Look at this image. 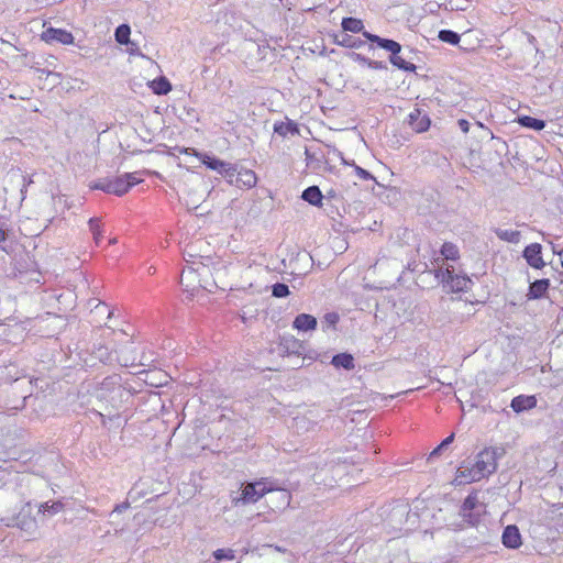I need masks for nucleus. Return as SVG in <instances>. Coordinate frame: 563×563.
<instances>
[{
	"mask_svg": "<svg viewBox=\"0 0 563 563\" xmlns=\"http://www.w3.org/2000/svg\"><path fill=\"white\" fill-rule=\"evenodd\" d=\"M142 178L139 173H124L114 178H103L96 181L91 188L102 190L107 194L123 196L130 188L140 184Z\"/></svg>",
	"mask_w": 563,
	"mask_h": 563,
	"instance_id": "f257e3e1",
	"label": "nucleus"
},
{
	"mask_svg": "<svg viewBox=\"0 0 563 563\" xmlns=\"http://www.w3.org/2000/svg\"><path fill=\"white\" fill-rule=\"evenodd\" d=\"M486 512V505L479 501L477 495H467L460 507L459 516L463 523L467 526H477L481 517Z\"/></svg>",
	"mask_w": 563,
	"mask_h": 563,
	"instance_id": "f03ea898",
	"label": "nucleus"
},
{
	"mask_svg": "<svg viewBox=\"0 0 563 563\" xmlns=\"http://www.w3.org/2000/svg\"><path fill=\"white\" fill-rule=\"evenodd\" d=\"M497 457L498 449L489 446L478 452L472 463L476 467V472L485 478L496 471Z\"/></svg>",
	"mask_w": 563,
	"mask_h": 563,
	"instance_id": "7ed1b4c3",
	"label": "nucleus"
},
{
	"mask_svg": "<svg viewBox=\"0 0 563 563\" xmlns=\"http://www.w3.org/2000/svg\"><path fill=\"white\" fill-rule=\"evenodd\" d=\"M241 493H274V492H287V488L279 486L275 481L269 478H261L256 482H250L241 484Z\"/></svg>",
	"mask_w": 563,
	"mask_h": 563,
	"instance_id": "20e7f679",
	"label": "nucleus"
},
{
	"mask_svg": "<svg viewBox=\"0 0 563 563\" xmlns=\"http://www.w3.org/2000/svg\"><path fill=\"white\" fill-rule=\"evenodd\" d=\"M483 478H484V476L479 475L476 472V467L474 466V464L471 461H465L457 468L456 475L452 483L457 487V486H462L465 484L478 482Z\"/></svg>",
	"mask_w": 563,
	"mask_h": 563,
	"instance_id": "39448f33",
	"label": "nucleus"
},
{
	"mask_svg": "<svg viewBox=\"0 0 563 563\" xmlns=\"http://www.w3.org/2000/svg\"><path fill=\"white\" fill-rule=\"evenodd\" d=\"M93 354L96 358H98L103 364H112L113 362H118L123 366H128V358L121 357L118 349L114 346L99 344L98 346H95Z\"/></svg>",
	"mask_w": 563,
	"mask_h": 563,
	"instance_id": "423d86ee",
	"label": "nucleus"
},
{
	"mask_svg": "<svg viewBox=\"0 0 563 563\" xmlns=\"http://www.w3.org/2000/svg\"><path fill=\"white\" fill-rule=\"evenodd\" d=\"M522 256L532 268L541 269L545 266V262L542 258V246L539 243L527 245Z\"/></svg>",
	"mask_w": 563,
	"mask_h": 563,
	"instance_id": "0eeeda50",
	"label": "nucleus"
},
{
	"mask_svg": "<svg viewBox=\"0 0 563 563\" xmlns=\"http://www.w3.org/2000/svg\"><path fill=\"white\" fill-rule=\"evenodd\" d=\"M42 38L47 43L58 42L64 45L71 44L74 42V36L70 32L54 27H48L45 32H43Z\"/></svg>",
	"mask_w": 563,
	"mask_h": 563,
	"instance_id": "6e6552de",
	"label": "nucleus"
},
{
	"mask_svg": "<svg viewBox=\"0 0 563 563\" xmlns=\"http://www.w3.org/2000/svg\"><path fill=\"white\" fill-rule=\"evenodd\" d=\"M363 35L368 41L376 43L380 48L386 49L390 52V54L400 53L401 52V45L389 38H383L378 35L372 34L367 31L363 32Z\"/></svg>",
	"mask_w": 563,
	"mask_h": 563,
	"instance_id": "1a4fd4ad",
	"label": "nucleus"
},
{
	"mask_svg": "<svg viewBox=\"0 0 563 563\" xmlns=\"http://www.w3.org/2000/svg\"><path fill=\"white\" fill-rule=\"evenodd\" d=\"M503 544L509 549H518L521 545V534L515 525H509L504 529Z\"/></svg>",
	"mask_w": 563,
	"mask_h": 563,
	"instance_id": "9d476101",
	"label": "nucleus"
},
{
	"mask_svg": "<svg viewBox=\"0 0 563 563\" xmlns=\"http://www.w3.org/2000/svg\"><path fill=\"white\" fill-rule=\"evenodd\" d=\"M471 284L472 280L470 277H467L466 275L454 274V269H452L446 283V285L453 292L467 291L470 289Z\"/></svg>",
	"mask_w": 563,
	"mask_h": 563,
	"instance_id": "9b49d317",
	"label": "nucleus"
},
{
	"mask_svg": "<svg viewBox=\"0 0 563 563\" xmlns=\"http://www.w3.org/2000/svg\"><path fill=\"white\" fill-rule=\"evenodd\" d=\"M409 124L418 133L424 132L430 126V119L422 114L420 109H415L409 113Z\"/></svg>",
	"mask_w": 563,
	"mask_h": 563,
	"instance_id": "f8f14e48",
	"label": "nucleus"
},
{
	"mask_svg": "<svg viewBox=\"0 0 563 563\" xmlns=\"http://www.w3.org/2000/svg\"><path fill=\"white\" fill-rule=\"evenodd\" d=\"M537 406V398L533 395H519L512 398L510 407L515 412H522Z\"/></svg>",
	"mask_w": 563,
	"mask_h": 563,
	"instance_id": "ddd939ff",
	"label": "nucleus"
},
{
	"mask_svg": "<svg viewBox=\"0 0 563 563\" xmlns=\"http://www.w3.org/2000/svg\"><path fill=\"white\" fill-rule=\"evenodd\" d=\"M279 350L284 354H301L302 344L292 335L283 336L279 342Z\"/></svg>",
	"mask_w": 563,
	"mask_h": 563,
	"instance_id": "4468645a",
	"label": "nucleus"
},
{
	"mask_svg": "<svg viewBox=\"0 0 563 563\" xmlns=\"http://www.w3.org/2000/svg\"><path fill=\"white\" fill-rule=\"evenodd\" d=\"M178 151L181 154L194 155V156L200 158L202 164L212 170L214 168H217L218 166H221V159L213 157V156H209L207 154H201V153L197 152L195 148L181 147Z\"/></svg>",
	"mask_w": 563,
	"mask_h": 563,
	"instance_id": "2eb2a0df",
	"label": "nucleus"
},
{
	"mask_svg": "<svg viewBox=\"0 0 563 563\" xmlns=\"http://www.w3.org/2000/svg\"><path fill=\"white\" fill-rule=\"evenodd\" d=\"M292 328L303 332L314 330L317 328V319L311 314L300 313L295 318Z\"/></svg>",
	"mask_w": 563,
	"mask_h": 563,
	"instance_id": "dca6fc26",
	"label": "nucleus"
},
{
	"mask_svg": "<svg viewBox=\"0 0 563 563\" xmlns=\"http://www.w3.org/2000/svg\"><path fill=\"white\" fill-rule=\"evenodd\" d=\"M257 183L256 174L251 169H241L235 178V186L240 188H253Z\"/></svg>",
	"mask_w": 563,
	"mask_h": 563,
	"instance_id": "f3484780",
	"label": "nucleus"
},
{
	"mask_svg": "<svg viewBox=\"0 0 563 563\" xmlns=\"http://www.w3.org/2000/svg\"><path fill=\"white\" fill-rule=\"evenodd\" d=\"M550 287V280L547 278L537 279L529 286L528 298L540 299L542 298Z\"/></svg>",
	"mask_w": 563,
	"mask_h": 563,
	"instance_id": "a211bd4d",
	"label": "nucleus"
},
{
	"mask_svg": "<svg viewBox=\"0 0 563 563\" xmlns=\"http://www.w3.org/2000/svg\"><path fill=\"white\" fill-rule=\"evenodd\" d=\"M301 198L312 206L320 207L323 195L318 186H310L302 191Z\"/></svg>",
	"mask_w": 563,
	"mask_h": 563,
	"instance_id": "6ab92c4d",
	"label": "nucleus"
},
{
	"mask_svg": "<svg viewBox=\"0 0 563 563\" xmlns=\"http://www.w3.org/2000/svg\"><path fill=\"white\" fill-rule=\"evenodd\" d=\"M331 364L336 368L353 369L354 357L349 353H340L332 357Z\"/></svg>",
	"mask_w": 563,
	"mask_h": 563,
	"instance_id": "aec40b11",
	"label": "nucleus"
},
{
	"mask_svg": "<svg viewBox=\"0 0 563 563\" xmlns=\"http://www.w3.org/2000/svg\"><path fill=\"white\" fill-rule=\"evenodd\" d=\"M274 132L280 136L288 134L295 135L299 133L298 125L294 121L276 122L274 124Z\"/></svg>",
	"mask_w": 563,
	"mask_h": 563,
	"instance_id": "412c9836",
	"label": "nucleus"
},
{
	"mask_svg": "<svg viewBox=\"0 0 563 563\" xmlns=\"http://www.w3.org/2000/svg\"><path fill=\"white\" fill-rule=\"evenodd\" d=\"M494 232L499 240L508 242V243L517 244V243H519V241L521 239V233L516 230H506V229L496 228L494 230Z\"/></svg>",
	"mask_w": 563,
	"mask_h": 563,
	"instance_id": "4be33fe9",
	"label": "nucleus"
},
{
	"mask_svg": "<svg viewBox=\"0 0 563 563\" xmlns=\"http://www.w3.org/2000/svg\"><path fill=\"white\" fill-rule=\"evenodd\" d=\"M518 123L523 126L534 131H541L545 128V122L543 120L532 118L529 115H520L517 119Z\"/></svg>",
	"mask_w": 563,
	"mask_h": 563,
	"instance_id": "5701e85b",
	"label": "nucleus"
},
{
	"mask_svg": "<svg viewBox=\"0 0 563 563\" xmlns=\"http://www.w3.org/2000/svg\"><path fill=\"white\" fill-rule=\"evenodd\" d=\"M342 29L346 32H352V33H360V32H364L363 29H364V24H363V21L360 20V19H356V18H344L342 20Z\"/></svg>",
	"mask_w": 563,
	"mask_h": 563,
	"instance_id": "b1692460",
	"label": "nucleus"
},
{
	"mask_svg": "<svg viewBox=\"0 0 563 563\" xmlns=\"http://www.w3.org/2000/svg\"><path fill=\"white\" fill-rule=\"evenodd\" d=\"M389 62L393 64V66L397 67L398 69L405 71L416 70V65L407 62L402 56L399 55V53L390 54Z\"/></svg>",
	"mask_w": 563,
	"mask_h": 563,
	"instance_id": "393cba45",
	"label": "nucleus"
},
{
	"mask_svg": "<svg viewBox=\"0 0 563 563\" xmlns=\"http://www.w3.org/2000/svg\"><path fill=\"white\" fill-rule=\"evenodd\" d=\"M89 231L92 234L96 245H99L102 240V227L99 218H90L88 221Z\"/></svg>",
	"mask_w": 563,
	"mask_h": 563,
	"instance_id": "a878e982",
	"label": "nucleus"
},
{
	"mask_svg": "<svg viewBox=\"0 0 563 563\" xmlns=\"http://www.w3.org/2000/svg\"><path fill=\"white\" fill-rule=\"evenodd\" d=\"M440 252L444 260L456 261L460 257L457 246L451 242L443 243Z\"/></svg>",
	"mask_w": 563,
	"mask_h": 563,
	"instance_id": "bb28decb",
	"label": "nucleus"
},
{
	"mask_svg": "<svg viewBox=\"0 0 563 563\" xmlns=\"http://www.w3.org/2000/svg\"><path fill=\"white\" fill-rule=\"evenodd\" d=\"M336 43L341 46L349 47V48H360L365 44V42L361 38H356L354 36H351L349 34H343L340 40L336 41Z\"/></svg>",
	"mask_w": 563,
	"mask_h": 563,
	"instance_id": "cd10ccee",
	"label": "nucleus"
},
{
	"mask_svg": "<svg viewBox=\"0 0 563 563\" xmlns=\"http://www.w3.org/2000/svg\"><path fill=\"white\" fill-rule=\"evenodd\" d=\"M264 495H241L240 497L233 498L232 504L234 507L250 506L258 501Z\"/></svg>",
	"mask_w": 563,
	"mask_h": 563,
	"instance_id": "c85d7f7f",
	"label": "nucleus"
},
{
	"mask_svg": "<svg viewBox=\"0 0 563 563\" xmlns=\"http://www.w3.org/2000/svg\"><path fill=\"white\" fill-rule=\"evenodd\" d=\"M131 29L128 24H121L115 29L114 36L119 44L125 45L129 43Z\"/></svg>",
	"mask_w": 563,
	"mask_h": 563,
	"instance_id": "c756f323",
	"label": "nucleus"
},
{
	"mask_svg": "<svg viewBox=\"0 0 563 563\" xmlns=\"http://www.w3.org/2000/svg\"><path fill=\"white\" fill-rule=\"evenodd\" d=\"M439 40L451 44V45H457L460 42V35L459 33L452 31V30H441L438 35Z\"/></svg>",
	"mask_w": 563,
	"mask_h": 563,
	"instance_id": "7c9ffc66",
	"label": "nucleus"
},
{
	"mask_svg": "<svg viewBox=\"0 0 563 563\" xmlns=\"http://www.w3.org/2000/svg\"><path fill=\"white\" fill-rule=\"evenodd\" d=\"M342 162L344 165L352 166L354 169L355 175L363 180H375V177L366 169L362 168L361 166L356 165L354 162H347L346 159L342 158Z\"/></svg>",
	"mask_w": 563,
	"mask_h": 563,
	"instance_id": "2f4dec72",
	"label": "nucleus"
},
{
	"mask_svg": "<svg viewBox=\"0 0 563 563\" xmlns=\"http://www.w3.org/2000/svg\"><path fill=\"white\" fill-rule=\"evenodd\" d=\"M153 90L157 95H166L172 90V85L165 77H162L153 81Z\"/></svg>",
	"mask_w": 563,
	"mask_h": 563,
	"instance_id": "473e14b6",
	"label": "nucleus"
},
{
	"mask_svg": "<svg viewBox=\"0 0 563 563\" xmlns=\"http://www.w3.org/2000/svg\"><path fill=\"white\" fill-rule=\"evenodd\" d=\"M63 507L64 505L60 501H54L51 506L48 505V503L41 504L38 507V514L42 512L43 515H54L59 512L63 509Z\"/></svg>",
	"mask_w": 563,
	"mask_h": 563,
	"instance_id": "72a5a7b5",
	"label": "nucleus"
},
{
	"mask_svg": "<svg viewBox=\"0 0 563 563\" xmlns=\"http://www.w3.org/2000/svg\"><path fill=\"white\" fill-rule=\"evenodd\" d=\"M454 441V433L446 437L430 454L428 461H432L435 456H438L441 451L448 448Z\"/></svg>",
	"mask_w": 563,
	"mask_h": 563,
	"instance_id": "f704fd0d",
	"label": "nucleus"
},
{
	"mask_svg": "<svg viewBox=\"0 0 563 563\" xmlns=\"http://www.w3.org/2000/svg\"><path fill=\"white\" fill-rule=\"evenodd\" d=\"M119 380L120 378L118 376L107 377L101 383V389H109L111 387L114 391L121 393L122 389Z\"/></svg>",
	"mask_w": 563,
	"mask_h": 563,
	"instance_id": "c9c22d12",
	"label": "nucleus"
},
{
	"mask_svg": "<svg viewBox=\"0 0 563 563\" xmlns=\"http://www.w3.org/2000/svg\"><path fill=\"white\" fill-rule=\"evenodd\" d=\"M272 294L276 298H284L289 295V288L286 284L276 283L272 287Z\"/></svg>",
	"mask_w": 563,
	"mask_h": 563,
	"instance_id": "e433bc0d",
	"label": "nucleus"
},
{
	"mask_svg": "<svg viewBox=\"0 0 563 563\" xmlns=\"http://www.w3.org/2000/svg\"><path fill=\"white\" fill-rule=\"evenodd\" d=\"M212 555L217 561L233 560L235 558L232 549H218Z\"/></svg>",
	"mask_w": 563,
	"mask_h": 563,
	"instance_id": "4c0bfd02",
	"label": "nucleus"
},
{
	"mask_svg": "<svg viewBox=\"0 0 563 563\" xmlns=\"http://www.w3.org/2000/svg\"><path fill=\"white\" fill-rule=\"evenodd\" d=\"M236 167L232 164H230L227 169L222 170V175L227 181L231 185H235V178L238 176Z\"/></svg>",
	"mask_w": 563,
	"mask_h": 563,
	"instance_id": "58836bf2",
	"label": "nucleus"
},
{
	"mask_svg": "<svg viewBox=\"0 0 563 563\" xmlns=\"http://www.w3.org/2000/svg\"><path fill=\"white\" fill-rule=\"evenodd\" d=\"M452 269L453 268H451V267H446V268L439 267L438 269L434 271V277L438 280H440L441 283L446 284Z\"/></svg>",
	"mask_w": 563,
	"mask_h": 563,
	"instance_id": "ea45409f",
	"label": "nucleus"
},
{
	"mask_svg": "<svg viewBox=\"0 0 563 563\" xmlns=\"http://www.w3.org/2000/svg\"><path fill=\"white\" fill-rule=\"evenodd\" d=\"M89 306H93V309L99 311V312H101V313L107 312L108 318H111V316H112V311H110L108 306L104 305L101 301H97L96 299H91V300H89Z\"/></svg>",
	"mask_w": 563,
	"mask_h": 563,
	"instance_id": "a19ab883",
	"label": "nucleus"
},
{
	"mask_svg": "<svg viewBox=\"0 0 563 563\" xmlns=\"http://www.w3.org/2000/svg\"><path fill=\"white\" fill-rule=\"evenodd\" d=\"M263 550H274V551H277V552H280L283 554H286L288 555L289 558H292V553L289 552L286 548H282V547H278V545H273V544H265L262 547Z\"/></svg>",
	"mask_w": 563,
	"mask_h": 563,
	"instance_id": "79ce46f5",
	"label": "nucleus"
},
{
	"mask_svg": "<svg viewBox=\"0 0 563 563\" xmlns=\"http://www.w3.org/2000/svg\"><path fill=\"white\" fill-rule=\"evenodd\" d=\"M350 56L353 60L358 62L361 64H365L367 66H368V62L372 60V59H369L361 54H357V53H351Z\"/></svg>",
	"mask_w": 563,
	"mask_h": 563,
	"instance_id": "37998d69",
	"label": "nucleus"
},
{
	"mask_svg": "<svg viewBox=\"0 0 563 563\" xmlns=\"http://www.w3.org/2000/svg\"><path fill=\"white\" fill-rule=\"evenodd\" d=\"M368 67L373 69H387V65L384 62L371 60Z\"/></svg>",
	"mask_w": 563,
	"mask_h": 563,
	"instance_id": "c03bdc74",
	"label": "nucleus"
},
{
	"mask_svg": "<svg viewBox=\"0 0 563 563\" xmlns=\"http://www.w3.org/2000/svg\"><path fill=\"white\" fill-rule=\"evenodd\" d=\"M459 128L462 130L463 133H467L470 131V122L465 119H460L457 121Z\"/></svg>",
	"mask_w": 563,
	"mask_h": 563,
	"instance_id": "a18cd8bd",
	"label": "nucleus"
},
{
	"mask_svg": "<svg viewBox=\"0 0 563 563\" xmlns=\"http://www.w3.org/2000/svg\"><path fill=\"white\" fill-rule=\"evenodd\" d=\"M230 165V163H227L224 161H221V166H218L213 170L218 172L220 175H222V170L227 169V167Z\"/></svg>",
	"mask_w": 563,
	"mask_h": 563,
	"instance_id": "49530a36",
	"label": "nucleus"
},
{
	"mask_svg": "<svg viewBox=\"0 0 563 563\" xmlns=\"http://www.w3.org/2000/svg\"><path fill=\"white\" fill-rule=\"evenodd\" d=\"M194 274L195 273L191 269H184L183 273H181V278H180L181 285H184L185 277H188V276L194 275Z\"/></svg>",
	"mask_w": 563,
	"mask_h": 563,
	"instance_id": "de8ad7c7",
	"label": "nucleus"
},
{
	"mask_svg": "<svg viewBox=\"0 0 563 563\" xmlns=\"http://www.w3.org/2000/svg\"><path fill=\"white\" fill-rule=\"evenodd\" d=\"M23 181H24V185H23V188L21 189L22 195L24 194V190H25L26 186L32 184V178L24 176L23 177Z\"/></svg>",
	"mask_w": 563,
	"mask_h": 563,
	"instance_id": "09e8293b",
	"label": "nucleus"
},
{
	"mask_svg": "<svg viewBox=\"0 0 563 563\" xmlns=\"http://www.w3.org/2000/svg\"><path fill=\"white\" fill-rule=\"evenodd\" d=\"M5 241V231L3 225L0 224V243Z\"/></svg>",
	"mask_w": 563,
	"mask_h": 563,
	"instance_id": "8fccbe9b",
	"label": "nucleus"
},
{
	"mask_svg": "<svg viewBox=\"0 0 563 563\" xmlns=\"http://www.w3.org/2000/svg\"><path fill=\"white\" fill-rule=\"evenodd\" d=\"M336 197V192L334 189H330L329 191H327V195L323 196V198H335Z\"/></svg>",
	"mask_w": 563,
	"mask_h": 563,
	"instance_id": "3c124183",
	"label": "nucleus"
},
{
	"mask_svg": "<svg viewBox=\"0 0 563 563\" xmlns=\"http://www.w3.org/2000/svg\"><path fill=\"white\" fill-rule=\"evenodd\" d=\"M338 317L334 313L327 314V320L331 323H334L336 321Z\"/></svg>",
	"mask_w": 563,
	"mask_h": 563,
	"instance_id": "603ef678",
	"label": "nucleus"
},
{
	"mask_svg": "<svg viewBox=\"0 0 563 563\" xmlns=\"http://www.w3.org/2000/svg\"><path fill=\"white\" fill-rule=\"evenodd\" d=\"M128 507V504L117 505L114 511L122 512Z\"/></svg>",
	"mask_w": 563,
	"mask_h": 563,
	"instance_id": "864d4df0",
	"label": "nucleus"
},
{
	"mask_svg": "<svg viewBox=\"0 0 563 563\" xmlns=\"http://www.w3.org/2000/svg\"><path fill=\"white\" fill-rule=\"evenodd\" d=\"M550 243H551V245H552L553 253H554V254H558V255H560V256H561V255H562V253H563V250L558 251V249L553 245V243H552V242H550Z\"/></svg>",
	"mask_w": 563,
	"mask_h": 563,
	"instance_id": "5fc2aeb1",
	"label": "nucleus"
},
{
	"mask_svg": "<svg viewBox=\"0 0 563 563\" xmlns=\"http://www.w3.org/2000/svg\"><path fill=\"white\" fill-rule=\"evenodd\" d=\"M249 551H250V550H249L247 548H243V549H242V554H247V553H249Z\"/></svg>",
	"mask_w": 563,
	"mask_h": 563,
	"instance_id": "6e6d98bb",
	"label": "nucleus"
},
{
	"mask_svg": "<svg viewBox=\"0 0 563 563\" xmlns=\"http://www.w3.org/2000/svg\"><path fill=\"white\" fill-rule=\"evenodd\" d=\"M109 243H110V244H114V243H117V239H115V238L111 239V240L109 241Z\"/></svg>",
	"mask_w": 563,
	"mask_h": 563,
	"instance_id": "4d7b16f0",
	"label": "nucleus"
},
{
	"mask_svg": "<svg viewBox=\"0 0 563 563\" xmlns=\"http://www.w3.org/2000/svg\"><path fill=\"white\" fill-rule=\"evenodd\" d=\"M464 528V525H457V529H463Z\"/></svg>",
	"mask_w": 563,
	"mask_h": 563,
	"instance_id": "13d9d810",
	"label": "nucleus"
},
{
	"mask_svg": "<svg viewBox=\"0 0 563 563\" xmlns=\"http://www.w3.org/2000/svg\"><path fill=\"white\" fill-rule=\"evenodd\" d=\"M477 125H478L479 128H484L483 123H481V122H477Z\"/></svg>",
	"mask_w": 563,
	"mask_h": 563,
	"instance_id": "bf43d9fd",
	"label": "nucleus"
},
{
	"mask_svg": "<svg viewBox=\"0 0 563 563\" xmlns=\"http://www.w3.org/2000/svg\"><path fill=\"white\" fill-rule=\"evenodd\" d=\"M563 508V504L560 506L559 510Z\"/></svg>",
	"mask_w": 563,
	"mask_h": 563,
	"instance_id": "052dcab7",
	"label": "nucleus"
},
{
	"mask_svg": "<svg viewBox=\"0 0 563 563\" xmlns=\"http://www.w3.org/2000/svg\"><path fill=\"white\" fill-rule=\"evenodd\" d=\"M561 266L563 267V261H561Z\"/></svg>",
	"mask_w": 563,
	"mask_h": 563,
	"instance_id": "680f3d73",
	"label": "nucleus"
}]
</instances>
